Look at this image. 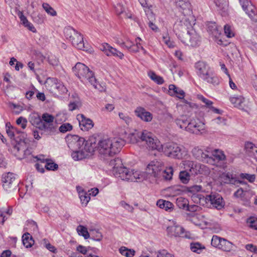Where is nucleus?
I'll return each mask as SVG.
<instances>
[{"instance_id":"f8f14e48","label":"nucleus","mask_w":257,"mask_h":257,"mask_svg":"<svg viewBox=\"0 0 257 257\" xmlns=\"http://www.w3.org/2000/svg\"><path fill=\"white\" fill-rule=\"evenodd\" d=\"M179 39L185 45L192 47L198 46L201 42L200 36L192 29L188 30L186 33L179 35Z\"/></svg>"},{"instance_id":"e2e57ef3","label":"nucleus","mask_w":257,"mask_h":257,"mask_svg":"<svg viewBox=\"0 0 257 257\" xmlns=\"http://www.w3.org/2000/svg\"><path fill=\"white\" fill-rule=\"evenodd\" d=\"M163 40L164 42L170 48L173 47L174 46L173 44L170 40V38L168 36V34H166L165 35L163 36Z\"/></svg>"},{"instance_id":"aec40b11","label":"nucleus","mask_w":257,"mask_h":257,"mask_svg":"<svg viewBox=\"0 0 257 257\" xmlns=\"http://www.w3.org/2000/svg\"><path fill=\"white\" fill-rule=\"evenodd\" d=\"M29 122L32 125L40 130L43 131L45 128H49L46 125L43 124L42 118L38 113H32L30 114L29 118Z\"/></svg>"},{"instance_id":"680f3d73","label":"nucleus","mask_w":257,"mask_h":257,"mask_svg":"<svg viewBox=\"0 0 257 257\" xmlns=\"http://www.w3.org/2000/svg\"><path fill=\"white\" fill-rule=\"evenodd\" d=\"M218 27L215 23H210L208 25L207 31L210 35L212 32L217 30Z\"/></svg>"},{"instance_id":"4be33fe9","label":"nucleus","mask_w":257,"mask_h":257,"mask_svg":"<svg viewBox=\"0 0 257 257\" xmlns=\"http://www.w3.org/2000/svg\"><path fill=\"white\" fill-rule=\"evenodd\" d=\"M201 78L204 81L214 86L218 85L220 82L219 78L211 69Z\"/></svg>"},{"instance_id":"c9c22d12","label":"nucleus","mask_w":257,"mask_h":257,"mask_svg":"<svg viewBox=\"0 0 257 257\" xmlns=\"http://www.w3.org/2000/svg\"><path fill=\"white\" fill-rule=\"evenodd\" d=\"M221 28L219 27L217 30L212 32V33L210 34V35H211L212 37L214 39V40L216 41V42L219 45H221L222 43V41L220 38L221 36Z\"/></svg>"},{"instance_id":"0e129e2a","label":"nucleus","mask_w":257,"mask_h":257,"mask_svg":"<svg viewBox=\"0 0 257 257\" xmlns=\"http://www.w3.org/2000/svg\"><path fill=\"white\" fill-rule=\"evenodd\" d=\"M132 42H130V44L128 43L127 44V46H125V48L130 50V51L133 52H139V49L137 48V46L132 45Z\"/></svg>"},{"instance_id":"052dcab7","label":"nucleus","mask_w":257,"mask_h":257,"mask_svg":"<svg viewBox=\"0 0 257 257\" xmlns=\"http://www.w3.org/2000/svg\"><path fill=\"white\" fill-rule=\"evenodd\" d=\"M157 257H174L166 249H162L158 252Z\"/></svg>"},{"instance_id":"9b49d317","label":"nucleus","mask_w":257,"mask_h":257,"mask_svg":"<svg viewBox=\"0 0 257 257\" xmlns=\"http://www.w3.org/2000/svg\"><path fill=\"white\" fill-rule=\"evenodd\" d=\"M73 71L74 74L83 83L86 82V81L91 82L92 81H95V77L93 72L83 63H77L73 67Z\"/></svg>"},{"instance_id":"5701e85b","label":"nucleus","mask_w":257,"mask_h":257,"mask_svg":"<svg viewBox=\"0 0 257 257\" xmlns=\"http://www.w3.org/2000/svg\"><path fill=\"white\" fill-rule=\"evenodd\" d=\"M195 67L197 75L201 78L211 70L209 66L205 62L199 61L195 63Z\"/></svg>"},{"instance_id":"f03ea898","label":"nucleus","mask_w":257,"mask_h":257,"mask_svg":"<svg viewBox=\"0 0 257 257\" xmlns=\"http://www.w3.org/2000/svg\"><path fill=\"white\" fill-rule=\"evenodd\" d=\"M152 150H157L162 152L170 158L181 160L188 155V150L183 146L177 143L168 142L162 144L160 141L156 137Z\"/></svg>"},{"instance_id":"8fccbe9b","label":"nucleus","mask_w":257,"mask_h":257,"mask_svg":"<svg viewBox=\"0 0 257 257\" xmlns=\"http://www.w3.org/2000/svg\"><path fill=\"white\" fill-rule=\"evenodd\" d=\"M46 164L45 167L46 169L48 170L54 171L58 168V165L54 162H52L51 161L48 160H46Z\"/></svg>"},{"instance_id":"4468645a","label":"nucleus","mask_w":257,"mask_h":257,"mask_svg":"<svg viewBox=\"0 0 257 257\" xmlns=\"http://www.w3.org/2000/svg\"><path fill=\"white\" fill-rule=\"evenodd\" d=\"M2 181L4 189L8 192L16 189L18 184V182L16 180V175L10 172L3 175Z\"/></svg>"},{"instance_id":"6ab92c4d","label":"nucleus","mask_w":257,"mask_h":257,"mask_svg":"<svg viewBox=\"0 0 257 257\" xmlns=\"http://www.w3.org/2000/svg\"><path fill=\"white\" fill-rule=\"evenodd\" d=\"M79 126L81 130L88 131L93 127L94 123L91 119L86 118L83 114L77 115Z\"/></svg>"},{"instance_id":"3c124183","label":"nucleus","mask_w":257,"mask_h":257,"mask_svg":"<svg viewBox=\"0 0 257 257\" xmlns=\"http://www.w3.org/2000/svg\"><path fill=\"white\" fill-rule=\"evenodd\" d=\"M72 125L69 123H65L62 124L59 127V131L60 132L64 133L68 131H70L72 130Z\"/></svg>"},{"instance_id":"4c0bfd02","label":"nucleus","mask_w":257,"mask_h":257,"mask_svg":"<svg viewBox=\"0 0 257 257\" xmlns=\"http://www.w3.org/2000/svg\"><path fill=\"white\" fill-rule=\"evenodd\" d=\"M89 238L93 240L100 241L102 238V235L98 230L93 229L90 230Z\"/></svg>"},{"instance_id":"1a4fd4ad","label":"nucleus","mask_w":257,"mask_h":257,"mask_svg":"<svg viewBox=\"0 0 257 257\" xmlns=\"http://www.w3.org/2000/svg\"><path fill=\"white\" fill-rule=\"evenodd\" d=\"M64 35L72 45L78 49L86 50L87 47L85 45L82 35L70 26L64 28Z\"/></svg>"},{"instance_id":"13d9d810","label":"nucleus","mask_w":257,"mask_h":257,"mask_svg":"<svg viewBox=\"0 0 257 257\" xmlns=\"http://www.w3.org/2000/svg\"><path fill=\"white\" fill-rule=\"evenodd\" d=\"M224 31L227 37L231 38L234 36V33L229 25H226L224 26Z\"/></svg>"},{"instance_id":"7ed1b4c3","label":"nucleus","mask_w":257,"mask_h":257,"mask_svg":"<svg viewBox=\"0 0 257 257\" xmlns=\"http://www.w3.org/2000/svg\"><path fill=\"white\" fill-rule=\"evenodd\" d=\"M108 165L112 167V172L116 178L131 182H139L143 179L141 173L137 171L130 170L122 166L121 161L118 158L110 159Z\"/></svg>"},{"instance_id":"a878e982","label":"nucleus","mask_w":257,"mask_h":257,"mask_svg":"<svg viewBox=\"0 0 257 257\" xmlns=\"http://www.w3.org/2000/svg\"><path fill=\"white\" fill-rule=\"evenodd\" d=\"M230 101L235 107H236L240 109H244L245 107V100L244 98L239 96H233L230 98Z\"/></svg>"},{"instance_id":"20e7f679","label":"nucleus","mask_w":257,"mask_h":257,"mask_svg":"<svg viewBox=\"0 0 257 257\" xmlns=\"http://www.w3.org/2000/svg\"><path fill=\"white\" fill-rule=\"evenodd\" d=\"M68 146L72 150L71 157L75 161H79L86 158L92 155V152H89L88 148V140L77 135L71 136L67 137Z\"/></svg>"},{"instance_id":"b1692460","label":"nucleus","mask_w":257,"mask_h":257,"mask_svg":"<svg viewBox=\"0 0 257 257\" xmlns=\"http://www.w3.org/2000/svg\"><path fill=\"white\" fill-rule=\"evenodd\" d=\"M176 204L180 208L185 209L190 211H193L196 210L197 207L196 205L189 206L188 201L187 199L183 197H179L177 199Z\"/></svg>"},{"instance_id":"7c9ffc66","label":"nucleus","mask_w":257,"mask_h":257,"mask_svg":"<svg viewBox=\"0 0 257 257\" xmlns=\"http://www.w3.org/2000/svg\"><path fill=\"white\" fill-rule=\"evenodd\" d=\"M22 241L26 248L31 247L34 243V240L29 233H26L22 236Z\"/></svg>"},{"instance_id":"a18cd8bd","label":"nucleus","mask_w":257,"mask_h":257,"mask_svg":"<svg viewBox=\"0 0 257 257\" xmlns=\"http://www.w3.org/2000/svg\"><path fill=\"white\" fill-rule=\"evenodd\" d=\"M43 8L47 12V13L51 16H56L57 15L56 11L47 3H43L42 5Z\"/></svg>"},{"instance_id":"bb28decb","label":"nucleus","mask_w":257,"mask_h":257,"mask_svg":"<svg viewBox=\"0 0 257 257\" xmlns=\"http://www.w3.org/2000/svg\"><path fill=\"white\" fill-rule=\"evenodd\" d=\"M210 156L212 157L213 160L212 165L214 164L215 161H222L225 159V156L223 152L219 150H215L212 153H210Z\"/></svg>"},{"instance_id":"09e8293b","label":"nucleus","mask_w":257,"mask_h":257,"mask_svg":"<svg viewBox=\"0 0 257 257\" xmlns=\"http://www.w3.org/2000/svg\"><path fill=\"white\" fill-rule=\"evenodd\" d=\"M222 238L217 235H213L211 239V245L214 247L219 248Z\"/></svg>"},{"instance_id":"de8ad7c7","label":"nucleus","mask_w":257,"mask_h":257,"mask_svg":"<svg viewBox=\"0 0 257 257\" xmlns=\"http://www.w3.org/2000/svg\"><path fill=\"white\" fill-rule=\"evenodd\" d=\"M221 181L226 184L232 183L233 178L229 173H223L220 176Z\"/></svg>"},{"instance_id":"bf43d9fd","label":"nucleus","mask_w":257,"mask_h":257,"mask_svg":"<svg viewBox=\"0 0 257 257\" xmlns=\"http://www.w3.org/2000/svg\"><path fill=\"white\" fill-rule=\"evenodd\" d=\"M241 178L247 179L249 182L252 183L255 180V175L246 173H242L240 174Z\"/></svg>"},{"instance_id":"774afa93","label":"nucleus","mask_w":257,"mask_h":257,"mask_svg":"<svg viewBox=\"0 0 257 257\" xmlns=\"http://www.w3.org/2000/svg\"><path fill=\"white\" fill-rule=\"evenodd\" d=\"M244 191L242 188L237 189L234 193V196L237 198L242 197L244 196Z\"/></svg>"},{"instance_id":"2f4dec72","label":"nucleus","mask_w":257,"mask_h":257,"mask_svg":"<svg viewBox=\"0 0 257 257\" xmlns=\"http://www.w3.org/2000/svg\"><path fill=\"white\" fill-rule=\"evenodd\" d=\"M233 244L232 242L223 238L219 249L224 251L229 252L232 249Z\"/></svg>"},{"instance_id":"423d86ee","label":"nucleus","mask_w":257,"mask_h":257,"mask_svg":"<svg viewBox=\"0 0 257 257\" xmlns=\"http://www.w3.org/2000/svg\"><path fill=\"white\" fill-rule=\"evenodd\" d=\"M156 137L147 130H135L127 137V141L131 144L145 142L148 148L152 150Z\"/></svg>"},{"instance_id":"a211bd4d","label":"nucleus","mask_w":257,"mask_h":257,"mask_svg":"<svg viewBox=\"0 0 257 257\" xmlns=\"http://www.w3.org/2000/svg\"><path fill=\"white\" fill-rule=\"evenodd\" d=\"M134 112L137 117L145 122H150L153 119V114L143 107H137Z\"/></svg>"},{"instance_id":"6e6d98bb","label":"nucleus","mask_w":257,"mask_h":257,"mask_svg":"<svg viewBox=\"0 0 257 257\" xmlns=\"http://www.w3.org/2000/svg\"><path fill=\"white\" fill-rule=\"evenodd\" d=\"M16 122L17 124L20 125L23 129H25L27 126L28 121L26 118L21 116L17 119Z\"/></svg>"},{"instance_id":"69168bd1","label":"nucleus","mask_w":257,"mask_h":257,"mask_svg":"<svg viewBox=\"0 0 257 257\" xmlns=\"http://www.w3.org/2000/svg\"><path fill=\"white\" fill-rule=\"evenodd\" d=\"M120 205L129 212H132L134 208L123 201L120 202Z\"/></svg>"},{"instance_id":"f3484780","label":"nucleus","mask_w":257,"mask_h":257,"mask_svg":"<svg viewBox=\"0 0 257 257\" xmlns=\"http://www.w3.org/2000/svg\"><path fill=\"white\" fill-rule=\"evenodd\" d=\"M54 116L52 115L45 113L42 115V120L43 121V124L49 127V128H45L43 131L47 133L49 135H51L52 133L55 131V128L53 124L54 121Z\"/></svg>"},{"instance_id":"e433bc0d","label":"nucleus","mask_w":257,"mask_h":257,"mask_svg":"<svg viewBox=\"0 0 257 257\" xmlns=\"http://www.w3.org/2000/svg\"><path fill=\"white\" fill-rule=\"evenodd\" d=\"M77 231L79 235H82L85 239H88L90 237V233L88 232L87 228L83 225L78 226Z\"/></svg>"},{"instance_id":"338daca9","label":"nucleus","mask_w":257,"mask_h":257,"mask_svg":"<svg viewBox=\"0 0 257 257\" xmlns=\"http://www.w3.org/2000/svg\"><path fill=\"white\" fill-rule=\"evenodd\" d=\"M77 250L83 254H86L88 251L86 247L81 245H79L77 247Z\"/></svg>"},{"instance_id":"2eb2a0df","label":"nucleus","mask_w":257,"mask_h":257,"mask_svg":"<svg viewBox=\"0 0 257 257\" xmlns=\"http://www.w3.org/2000/svg\"><path fill=\"white\" fill-rule=\"evenodd\" d=\"M193 156L198 160L208 164H213L212 157L210 156V152L203 151L198 147H195L192 150Z\"/></svg>"},{"instance_id":"5fc2aeb1","label":"nucleus","mask_w":257,"mask_h":257,"mask_svg":"<svg viewBox=\"0 0 257 257\" xmlns=\"http://www.w3.org/2000/svg\"><path fill=\"white\" fill-rule=\"evenodd\" d=\"M197 97L198 99L201 101L203 103H204L207 107L210 108L212 106V104H213L212 101L206 98L203 95H198Z\"/></svg>"},{"instance_id":"864d4df0","label":"nucleus","mask_w":257,"mask_h":257,"mask_svg":"<svg viewBox=\"0 0 257 257\" xmlns=\"http://www.w3.org/2000/svg\"><path fill=\"white\" fill-rule=\"evenodd\" d=\"M17 14L24 26L29 22L27 18L23 15V13L22 11L17 10Z\"/></svg>"},{"instance_id":"6e6552de","label":"nucleus","mask_w":257,"mask_h":257,"mask_svg":"<svg viewBox=\"0 0 257 257\" xmlns=\"http://www.w3.org/2000/svg\"><path fill=\"white\" fill-rule=\"evenodd\" d=\"M193 201L196 203L200 205H204L205 202L207 203H210L213 207L220 210L223 208L225 202L221 195L217 193H211L205 197H201L200 196L194 195L193 197Z\"/></svg>"},{"instance_id":"4d7b16f0","label":"nucleus","mask_w":257,"mask_h":257,"mask_svg":"<svg viewBox=\"0 0 257 257\" xmlns=\"http://www.w3.org/2000/svg\"><path fill=\"white\" fill-rule=\"evenodd\" d=\"M91 85H92L95 89L98 90L100 92H102L105 91V88L104 86H103L101 84H99L95 79V81H92L91 82H89Z\"/></svg>"},{"instance_id":"79ce46f5","label":"nucleus","mask_w":257,"mask_h":257,"mask_svg":"<svg viewBox=\"0 0 257 257\" xmlns=\"http://www.w3.org/2000/svg\"><path fill=\"white\" fill-rule=\"evenodd\" d=\"M205 247L199 242L191 243L190 244V249L194 252L200 253L201 252Z\"/></svg>"},{"instance_id":"f257e3e1","label":"nucleus","mask_w":257,"mask_h":257,"mask_svg":"<svg viewBox=\"0 0 257 257\" xmlns=\"http://www.w3.org/2000/svg\"><path fill=\"white\" fill-rule=\"evenodd\" d=\"M88 140V145L90 146V148L87 149L88 150L92 152V154L97 151L106 161L109 160L119 152L125 144V141L120 138L101 139L98 141L95 138H92Z\"/></svg>"},{"instance_id":"393cba45","label":"nucleus","mask_w":257,"mask_h":257,"mask_svg":"<svg viewBox=\"0 0 257 257\" xmlns=\"http://www.w3.org/2000/svg\"><path fill=\"white\" fill-rule=\"evenodd\" d=\"M168 93L171 96H175L179 99H183L185 96L184 91L174 84L169 86Z\"/></svg>"},{"instance_id":"c756f323","label":"nucleus","mask_w":257,"mask_h":257,"mask_svg":"<svg viewBox=\"0 0 257 257\" xmlns=\"http://www.w3.org/2000/svg\"><path fill=\"white\" fill-rule=\"evenodd\" d=\"M157 205L166 211H170L173 209V204L169 201L160 199L157 202Z\"/></svg>"},{"instance_id":"f704fd0d","label":"nucleus","mask_w":257,"mask_h":257,"mask_svg":"<svg viewBox=\"0 0 257 257\" xmlns=\"http://www.w3.org/2000/svg\"><path fill=\"white\" fill-rule=\"evenodd\" d=\"M176 6L183 10H190L191 4L189 0H176Z\"/></svg>"},{"instance_id":"cd10ccee","label":"nucleus","mask_w":257,"mask_h":257,"mask_svg":"<svg viewBox=\"0 0 257 257\" xmlns=\"http://www.w3.org/2000/svg\"><path fill=\"white\" fill-rule=\"evenodd\" d=\"M245 149L248 155L251 157H256L257 156V147L252 143H246L245 144Z\"/></svg>"},{"instance_id":"dca6fc26","label":"nucleus","mask_w":257,"mask_h":257,"mask_svg":"<svg viewBox=\"0 0 257 257\" xmlns=\"http://www.w3.org/2000/svg\"><path fill=\"white\" fill-rule=\"evenodd\" d=\"M99 49L107 56H113L120 59L123 58L124 55L122 52L112 47L108 43H104L101 44Z\"/></svg>"},{"instance_id":"ea45409f","label":"nucleus","mask_w":257,"mask_h":257,"mask_svg":"<svg viewBox=\"0 0 257 257\" xmlns=\"http://www.w3.org/2000/svg\"><path fill=\"white\" fill-rule=\"evenodd\" d=\"M190 175L188 171H182L180 172L179 177L182 183L187 184L190 179Z\"/></svg>"},{"instance_id":"39448f33","label":"nucleus","mask_w":257,"mask_h":257,"mask_svg":"<svg viewBox=\"0 0 257 257\" xmlns=\"http://www.w3.org/2000/svg\"><path fill=\"white\" fill-rule=\"evenodd\" d=\"M175 123L180 128L190 133L198 134L205 129V124L198 118L188 120L186 115H181L175 119Z\"/></svg>"},{"instance_id":"412c9836","label":"nucleus","mask_w":257,"mask_h":257,"mask_svg":"<svg viewBox=\"0 0 257 257\" xmlns=\"http://www.w3.org/2000/svg\"><path fill=\"white\" fill-rule=\"evenodd\" d=\"M185 229L181 226L174 225L169 226L167 228L168 234L170 236L187 237L184 234Z\"/></svg>"},{"instance_id":"c85d7f7f","label":"nucleus","mask_w":257,"mask_h":257,"mask_svg":"<svg viewBox=\"0 0 257 257\" xmlns=\"http://www.w3.org/2000/svg\"><path fill=\"white\" fill-rule=\"evenodd\" d=\"M205 168L204 165L200 164L192 163L189 169V173L191 175H197L199 174H202L203 169Z\"/></svg>"},{"instance_id":"9d476101","label":"nucleus","mask_w":257,"mask_h":257,"mask_svg":"<svg viewBox=\"0 0 257 257\" xmlns=\"http://www.w3.org/2000/svg\"><path fill=\"white\" fill-rule=\"evenodd\" d=\"M146 172L155 177H158L159 175H162L165 180H170L172 178L173 169L172 167H170L165 170H163L161 163L152 162L147 166Z\"/></svg>"},{"instance_id":"72a5a7b5","label":"nucleus","mask_w":257,"mask_h":257,"mask_svg":"<svg viewBox=\"0 0 257 257\" xmlns=\"http://www.w3.org/2000/svg\"><path fill=\"white\" fill-rule=\"evenodd\" d=\"M16 131V129L14 128V127L12 126L11 125V124L7 123L6 124V132L9 136V137L11 139L13 140L14 142H13V144L14 146L15 144H16V141L19 140L20 139L17 140H15V131Z\"/></svg>"},{"instance_id":"49530a36","label":"nucleus","mask_w":257,"mask_h":257,"mask_svg":"<svg viewBox=\"0 0 257 257\" xmlns=\"http://www.w3.org/2000/svg\"><path fill=\"white\" fill-rule=\"evenodd\" d=\"M79 198L82 205L86 206L90 199L89 195L85 192H82L79 194Z\"/></svg>"},{"instance_id":"c03bdc74","label":"nucleus","mask_w":257,"mask_h":257,"mask_svg":"<svg viewBox=\"0 0 257 257\" xmlns=\"http://www.w3.org/2000/svg\"><path fill=\"white\" fill-rule=\"evenodd\" d=\"M246 224L249 227L257 230V217L250 216L246 219Z\"/></svg>"},{"instance_id":"473e14b6","label":"nucleus","mask_w":257,"mask_h":257,"mask_svg":"<svg viewBox=\"0 0 257 257\" xmlns=\"http://www.w3.org/2000/svg\"><path fill=\"white\" fill-rule=\"evenodd\" d=\"M53 87L57 89L60 94L66 93L68 91L67 88L64 84L60 81H58L57 80H54Z\"/></svg>"},{"instance_id":"0eeeda50","label":"nucleus","mask_w":257,"mask_h":257,"mask_svg":"<svg viewBox=\"0 0 257 257\" xmlns=\"http://www.w3.org/2000/svg\"><path fill=\"white\" fill-rule=\"evenodd\" d=\"M29 146L28 140H17L16 144L13 147V152L15 153V155L21 159L26 158L28 161H32L33 159L39 160L37 156L34 157L32 155L31 148H30Z\"/></svg>"},{"instance_id":"37998d69","label":"nucleus","mask_w":257,"mask_h":257,"mask_svg":"<svg viewBox=\"0 0 257 257\" xmlns=\"http://www.w3.org/2000/svg\"><path fill=\"white\" fill-rule=\"evenodd\" d=\"M201 189H202L201 186L197 185L191 186L187 188V190L188 191V192L193 193V195L192 196V200H193V197L194 195L200 196L201 197H204L203 196H202V195H200V194H196V193H197V192L200 191L201 190Z\"/></svg>"},{"instance_id":"58836bf2","label":"nucleus","mask_w":257,"mask_h":257,"mask_svg":"<svg viewBox=\"0 0 257 257\" xmlns=\"http://www.w3.org/2000/svg\"><path fill=\"white\" fill-rule=\"evenodd\" d=\"M119 251L122 255L126 257H133L135 253V251L134 249H128L124 246H121L119 249Z\"/></svg>"},{"instance_id":"ddd939ff","label":"nucleus","mask_w":257,"mask_h":257,"mask_svg":"<svg viewBox=\"0 0 257 257\" xmlns=\"http://www.w3.org/2000/svg\"><path fill=\"white\" fill-rule=\"evenodd\" d=\"M243 10L251 21L257 22V11L249 0H238Z\"/></svg>"},{"instance_id":"a19ab883","label":"nucleus","mask_w":257,"mask_h":257,"mask_svg":"<svg viewBox=\"0 0 257 257\" xmlns=\"http://www.w3.org/2000/svg\"><path fill=\"white\" fill-rule=\"evenodd\" d=\"M148 75L150 78L158 84H162L164 82V79L162 77L157 75L155 72L150 71Z\"/></svg>"},{"instance_id":"603ef678","label":"nucleus","mask_w":257,"mask_h":257,"mask_svg":"<svg viewBox=\"0 0 257 257\" xmlns=\"http://www.w3.org/2000/svg\"><path fill=\"white\" fill-rule=\"evenodd\" d=\"M119 118L123 120L127 124H129L132 121V119L127 114L122 112L118 113Z\"/></svg>"}]
</instances>
